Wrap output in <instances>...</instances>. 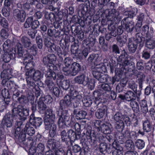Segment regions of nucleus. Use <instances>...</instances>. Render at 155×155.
<instances>
[{"label": "nucleus", "instance_id": "9d476101", "mask_svg": "<svg viewBox=\"0 0 155 155\" xmlns=\"http://www.w3.org/2000/svg\"><path fill=\"white\" fill-rule=\"evenodd\" d=\"M121 25H125L126 31L127 32L130 33H135L134 22L132 21H128L127 18H124L121 21Z\"/></svg>", "mask_w": 155, "mask_h": 155}, {"label": "nucleus", "instance_id": "680f3d73", "mask_svg": "<svg viewBox=\"0 0 155 155\" xmlns=\"http://www.w3.org/2000/svg\"><path fill=\"white\" fill-rule=\"evenodd\" d=\"M68 12V10L65 8L62 9L58 12L57 16L59 21L61 20L63 17L66 15Z\"/></svg>", "mask_w": 155, "mask_h": 155}, {"label": "nucleus", "instance_id": "0eeeda50", "mask_svg": "<svg viewBox=\"0 0 155 155\" xmlns=\"http://www.w3.org/2000/svg\"><path fill=\"white\" fill-rule=\"evenodd\" d=\"M40 25L39 22L38 20H33V17H29L26 19L23 27L24 28L28 29L31 27V28L36 30Z\"/></svg>", "mask_w": 155, "mask_h": 155}, {"label": "nucleus", "instance_id": "58836bf2", "mask_svg": "<svg viewBox=\"0 0 155 155\" xmlns=\"http://www.w3.org/2000/svg\"><path fill=\"white\" fill-rule=\"evenodd\" d=\"M115 137L118 142L121 144H123L125 141V139L123 134L120 130L117 131L115 134Z\"/></svg>", "mask_w": 155, "mask_h": 155}, {"label": "nucleus", "instance_id": "f3484780", "mask_svg": "<svg viewBox=\"0 0 155 155\" xmlns=\"http://www.w3.org/2000/svg\"><path fill=\"white\" fill-rule=\"evenodd\" d=\"M103 65L104 64L101 63V64L97 65L95 67L94 70L92 71L94 77L97 80L102 74V72L104 71V69H105V68Z\"/></svg>", "mask_w": 155, "mask_h": 155}, {"label": "nucleus", "instance_id": "f03ea898", "mask_svg": "<svg viewBox=\"0 0 155 155\" xmlns=\"http://www.w3.org/2000/svg\"><path fill=\"white\" fill-rule=\"evenodd\" d=\"M133 56L128 55L124 50H123L117 60L119 62L117 66L120 67L121 63L122 66L127 67V68L133 70L134 67V63L133 62Z\"/></svg>", "mask_w": 155, "mask_h": 155}, {"label": "nucleus", "instance_id": "052dcab7", "mask_svg": "<svg viewBox=\"0 0 155 155\" xmlns=\"http://www.w3.org/2000/svg\"><path fill=\"white\" fill-rule=\"evenodd\" d=\"M125 146L127 149L130 150H133L134 147L133 142L130 140H128L126 141Z\"/></svg>", "mask_w": 155, "mask_h": 155}, {"label": "nucleus", "instance_id": "c756f323", "mask_svg": "<svg viewBox=\"0 0 155 155\" xmlns=\"http://www.w3.org/2000/svg\"><path fill=\"white\" fill-rule=\"evenodd\" d=\"M47 147L49 150H54L56 148L59 147V142L53 139H49L46 144Z\"/></svg>", "mask_w": 155, "mask_h": 155}, {"label": "nucleus", "instance_id": "dca6fc26", "mask_svg": "<svg viewBox=\"0 0 155 155\" xmlns=\"http://www.w3.org/2000/svg\"><path fill=\"white\" fill-rule=\"evenodd\" d=\"M35 0H27L25 3L24 4V11L25 14L27 15H32L33 12L32 5H35L37 3Z\"/></svg>", "mask_w": 155, "mask_h": 155}, {"label": "nucleus", "instance_id": "412c9836", "mask_svg": "<svg viewBox=\"0 0 155 155\" xmlns=\"http://www.w3.org/2000/svg\"><path fill=\"white\" fill-rule=\"evenodd\" d=\"M43 120L41 117H36L34 113L31 115L29 119V122L33 125L35 128L39 127L42 124Z\"/></svg>", "mask_w": 155, "mask_h": 155}, {"label": "nucleus", "instance_id": "8fccbe9b", "mask_svg": "<svg viewBox=\"0 0 155 155\" xmlns=\"http://www.w3.org/2000/svg\"><path fill=\"white\" fill-rule=\"evenodd\" d=\"M142 30L146 34L145 38H147V35H152L153 36V29L152 28H150L149 30V27L147 25H145L142 27Z\"/></svg>", "mask_w": 155, "mask_h": 155}, {"label": "nucleus", "instance_id": "3c124183", "mask_svg": "<svg viewBox=\"0 0 155 155\" xmlns=\"http://www.w3.org/2000/svg\"><path fill=\"white\" fill-rule=\"evenodd\" d=\"M88 42L86 43V46H87V48H88L89 50L91 49L95 43L96 39L94 36L92 37L89 36L88 38Z\"/></svg>", "mask_w": 155, "mask_h": 155}, {"label": "nucleus", "instance_id": "a19ab883", "mask_svg": "<svg viewBox=\"0 0 155 155\" xmlns=\"http://www.w3.org/2000/svg\"><path fill=\"white\" fill-rule=\"evenodd\" d=\"M60 32L55 29L49 28L48 30L47 34L50 37H54L55 38L59 36Z\"/></svg>", "mask_w": 155, "mask_h": 155}, {"label": "nucleus", "instance_id": "69168bd1", "mask_svg": "<svg viewBox=\"0 0 155 155\" xmlns=\"http://www.w3.org/2000/svg\"><path fill=\"white\" fill-rule=\"evenodd\" d=\"M71 94L73 97H76V99L79 100V101L82 97L81 95L79 94L78 92L75 90H72L71 88Z\"/></svg>", "mask_w": 155, "mask_h": 155}, {"label": "nucleus", "instance_id": "423d86ee", "mask_svg": "<svg viewBox=\"0 0 155 155\" xmlns=\"http://www.w3.org/2000/svg\"><path fill=\"white\" fill-rule=\"evenodd\" d=\"M106 17L111 23H117L120 21L121 19L119 15V12L117 10L112 9L108 12Z\"/></svg>", "mask_w": 155, "mask_h": 155}, {"label": "nucleus", "instance_id": "b1692460", "mask_svg": "<svg viewBox=\"0 0 155 155\" xmlns=\"http://www.w3.org/2000/svg\"><path fill=\"white\" fill-rule=\"evenodd\" d=\"M45 113L46 114V116L44 119V123H47V122H51L54 121L55 118V113L51 109L48 107Z\"/></svg>", "mask_w": 155, "mask_h": 155}, {"label": "nucleus", "instance_id": "72a5a7b5", "mask_svg": "<svg viewBox=\"0 0 155 155\" xmlns=\"http://www.w3.org/2000/svg\"><path fill=\"white\" fill-rule=\"evenodd\" d=\"M86 7L87 8L86 11L89 12L90 15L88 16L84 21L81 20V24H82V23H83L84 24L85 23L87 24V25H90L92 22V17L91 16L93 15L94 14V12L93 9L90 8H89L87 6H86Z\"/></svg>", "mask_w": 155, "mask_h": 155}, {"label": "nucleus", "instance_id": "e2e57ef3", "mask_svg": "<svg viewBox=\"0 0 155 155\" xmlns=\"http://www.w3.org/2000/svg\"><path fill=\"white\" fill-rule=\"evenodd\" d=\"M71 28L72 32L76 35L80 33V31H82L80 25L77 26L75 25H73L72 26Z\"/></svg>", "mask_w": 155, "mask_h": 155}, {"label": "nucleus", "instance_id": "ddd939ff", "mask_svg": "<svg viewBox=\"0 0 155 155\" xmlns=\"http://www.w3.org/2000/svg\"><path fill=\"white\" fill-rule=\"evenodd\" d=\"M81 66L79 64L74 62L71 68L69 71H68L67 74H65V75L70 76H75L81 71Z\"/></svg>", "mask_w": 155, "mask_h": 155}, {"label": "nucleus", "instance_id": "473e14b6", "mask_svg": "<svg viewBox=\"0 0 155 155\" xmlns=\"http://www.w3.org/2000/svg\"><path fill=\"white\" fill-rule=\"evenodd\" d=\"M73 113L74 115H75L77 118L79 119H84L87 114L86 111L81 110L80 109L78 108L74 109Z\"/></svg>", "mask_w": 155, "mask_h": 155}, {"label": "nucleus", "instance_id": "7ed1b4c3", "mask_svg": "<svg viewBox=\"0 0 155 155\" xmlns=\"http://www.w3.org/2000/svg\"><path fill=\"white\" fill-rule=\"evenodd\" d=\"M57 114L59 116L58 124L60 130H61V129L63 128V126H71L72 122L68 114L67 110L59 109Z\"/></svg>", "mask_w": 155, "mask_h": 155}, {"label": "nucleus", "instance_id": "4468645a", "mask_svg": "<svg viewBox=\"0 0 155 155\" xmlns=\"http://www.w3.org/2000/svg\"><path fill=\"white\" fill-rule=\"evenodd\" d=\"M60 44V46L63 50V51H62L60 47H57V53L59 56V61H60L62 62L64 58L68 54L67 52V48L65 42L62 44L61 41Z\"/></svg>", "mask_w": 155, "mask_h": 155}, {"label": "nucleus", "instance_id": "09e8293b", "mask_svg": "<svg viewBox=\"0 0 155 155\" xmlns=\"http://www.w3.org/2000/svg\"><path fill=\"white\" fill-rule=\"evenodd\" d=\"M101 103H103L102 102H100V101H98V102H97L96 101H94V102L92 103V104H91L92 105L91 107L90 110V111H91L90 114L92 115L94 114V112L95 111L97 108H99L101 106V105H99V104H100Z\"/></svg>", "mask_w": 155, "mask_h": 155}, {"label": "nucleus", "instance_id": "ea45409f", "mask_svg": "<svg viewBox=\"0 0 155 155\" xmlns=\"http://www.w3.org/2000/svg\"><path fill=\"white\" fill-rule=\"evenodd\" d=\"M101 131L105 134H110L112 131L111 125L110 124H103L101 126Z\"/></svg>", "mask_w": 155, "mask_h": 155}, {"label": "nucleus", "instance_id": "5fc2aeb1", "mask_svg": "<svg viewBox=\"0 0 155 155\" xmlns=\"http://www.w3.org/2000/svg\"><path fill=\"white\" fill-rule=\"evenodd\" d=\"M17 54L18 57L19 58L23 57L24 54V51L23 47L20 43L17 45Z\"/></svg>", "mask_w": 155, "mask_h": 155}, {"label": "nucleus", "instance_id": "cd10ccee", "mask_svg": "<svg viewBox=\"0 0 155 155\" xmlns=\"http://www.w3.org/2000/svg\"><path fill=\"white\" fill-rule=\"evenodd\" d=\"M152 37L153 36L150 34L145 38L146 47L149 49H153L155 48V41L152 39Z\"/></svg>", "mask_w": 155, "mask_h": 155}, {"label": "nucleus", "instance_id": "7c9ffc66", "mask_svg": "<svg viewBox=\"0 0 155 155\" xmlns=\"http://www.w3.org/2000/svg\"><path fill=\"white\" fill-rule=\"evenodd\" d=\"M68 134L69 139V141L74 142L76 140L79 139L81 137L80 134H77L72 129L69 130L67 132Z\"/></svg>", "mask_w": 155, "mask_h": 155}, {"label": "nucleus", "instance_id": "2f4dec72", "mask_svg": "<svg viewBox=\"0 0 155 155\" xmlns=\"http://www.w3.org/2000/svg\"><path fill=\"white\" fill-rule=\"evenodd\" d=\"M35 128L30 122H27L24 128V132L28 136H32L35 133Z\"/></svg>", "mask_w": 155, "mask_h": 155}, {"label": "nucleus", "instance_id": "6ab92c4d", "mask_svg": "<svg viewBox=\"0 0 155 155\" xmlns=\"http://www.w3.org/2000/svg\"><path fill=\"white\" fill-rule=\"evenodd\" d=\"M13 17L16 20L21 22L25 20L26 14L23 10L15 9L13 10Z\"/></svg>", "mask_w": 155, "mask_h": 155}, {"label": "nucleus", "instance_id": "de8ad7c7", "mask_svg": "<svg viewBox=\"0 0 155 155\" xmlns=\"http://www.w3.org/2000/svg\"><path fill=\"white\" fill-rule=\"evenodd\" d=\"M20 117L19 119L21 121H16L15 124V125L17 126V127H16L15 130L13 131V132H15V134H16V135L18 134V132H19V131H21V128H22L24 126L23 122L24 121H25L22 120H21L20 117Z\"/></svg>", "mask_w": 155, "mask_h": 155}, {"label": "nucleus", "instance_id": "1a4fd4ad", "mask_svg": "<svg viewBox=\"0 0 155 155\" xmlns=\"http://www.w3.org/2000/svg\"><path fill=\"white\" fill-rule=\"evenodd\" d=\"M52 65L53 66L51 65L46 67L47 68V70H45L46 80H55L56 78V74L54 71L58 70V68L55 65Z\"/></svg>", "mask_w": 155, "mask_h": 155}, {"label": "nucleus", "instance_id": "864d4df0", "mask_svg": "<svg viewBox=\"0 0 155 155\" xmlns=\"http://www.w3.org/2000/svg\"><path fill=\"white\" fill-rule=\"evenodd\" d=\"M59 83L63 89L65 90L68 89L70 85V81L68 80L59 81Z\"/></svg>", "mask_w": 155, "mask_h": 155}, {"label": "nucleus", "instance_id": "5701e85b", "mask_svg": "<svg viewBox=\"0 0 155 155\" xmlns=\"http://www.w3.org/2000/svg\"><path fill=\"white\" fill-rule=\"evenodd\" d=\"M87 60L88 64H91L93 63L95 66L101 63L100 61L101 58L98 54L93 53L90 55Z\"/></svg>", "mask_w": 155, "mask_h": 155}, {"label": "nucleus", "instance_id": "37998d69", "mask_svg": "<svg viewBox=\"0 0 155 155\" xmlns=\"http://www.w3.org/2000/svg\"><path fill=\"white\" fill-rule=\"evenodd\" d=\"M127 81L121 80L120 83H119L116 86V89L117 92L119 93L122 92L124 89V87L126 86L127 83Z\"/></svg>", "mask_w": 155, "mask_h": 155}, {"label": "nucleus", "instance_id": "c03bdc74", "mask_svg": "<svg viewBox=\"0 0 155 155\" xmlns=\"http://www.w3.org/2000/svg\"><path fill=\"white\" fill-rule=\"evenodd\" d=\"M67 134L68 133L65 130H63L61 132L60 135L62 141L65 142L66 145H68L69 141V139Z\"/></svg>", "mask_w": 155, "mask_h": 155}, {"label": "nucleus", "instance_id": "f8f14e48", "mask_svg": "<svg viewBox=\"0 0 155 155\" xmlns=\"http://www.w3.org/2000/svg\"><path fill=\"white\" fill-rule=\"evenodd\" d=\"M89 78L88 76L85 73H84L75 77L74 81L76 83L86 86H87L88 83Z\"/></svg>", "mask_w": 155, "mask_h": 155}, {"label": "nucleus", "instance_id": "4c0bfd02", "mask_svg": "<svg viewBox=\"0 0 155 155\" xmlns=\"http://www.w3.org/2000/svg\"><path fill=\"white\" fill-rule=\"evenodd\" d=\"M126 100L128 101H135L136 99L135 93L131 91H128L125 93Z\"/></svg>", "mask_w": 155, "mask_h": 155}, {"label": "nucleus", "instance_id": "13d9d810", "mask_svg": "<svg viewBox=\"0 0 155 155\" xmlns=\"http://www.w3.org/2000/svg\"><path fill=\"white\" fill-rule=\"evenodd\" d=\"M43 77L41 72L39 71H35L33 73V80L35 81H38L40 80Z\"/></svg>", "mask_w": 155, "mask_h": 155}, {"label": "nucleus", "instance_id": "4be33fe9", "mask_svg": "<svg viewBox=\"0 0 155 155\" xmlns=\"http://www.w3.org/2000/svg\"><path fill=\"white\" fill-rule=\"evenodd\" d=\"M16 51L12 49L6 51L3 55V60L5 63H8L11 59H14L15 57Z\"/></svg>", "mask_w": 155, "mask_h": 155}, {"label": "nucleus", "instance_id": "49530a36", "mask_svg": "<svg viewBox=\"0 0 155 155\" xmlns=\"http://www.w3.org/2000/svg\"><path fill=\"white\" fill-rule=\"evenodd\" d=\"M137 9L136 8H133L131 11L125 12H124V15L127 16V18H133L136 16L137 13Z\"/></svg>", "mask_w": 155, "mask_h": 155}, {"label": "nucleus", "instance_id": "aec40b11", "mask_svg": "<svg viewBox=\"0 0 155 155\" xmlns=\"http://www.w3.org/2000/svg\"><path fill=\"white\" fill-rule=\"evenodd\" d=\"M99 105L101 106L98 108L95 113V116L98 119L103 118L104 116L107 115V107L105 105H104L103 103H101L99 104Z\"/></svg>", "mask_w": 155, "mask_h": 155}, {"label": "nucleus", "instance_id": "f704fd0d", "mask_svg": "<svg viewBox=\"0 0 155 155\" xmlns=\"http://www.w3.org/2000/svg\"><path fill=\"white\" fill-rule=\"evenodd\" d=\"M2 83L3 85H4V84H6V86L8 88L9 92L12 90V89L14 88H17L16 85L13 81L9 80H2Z\"/></svg>", "mask_w": 155, "mask_h": 155}, {"label": "nucleus", "instance_id": "393cba45", "mask_svg": "<svg viewBox=\"0 0 155 155\" xmlns=\"http://www.w3.org/2000/svg\"><path fill=\"white\" fill-rule=\"evenodd\" d=\"M64 64L65 67H63V71L64 72V74H67L68 71L71 68L73 65V64L74 62H73V59L70 57H65L63 59V61H62Z\"/></svg>", "mask_w": 155, "mask_h": 155}, {"label": "nucleus", "instance_id": "79ce46f5", "mask_svg": "<svg viewBox=\"0 0 155 155\" xmlns=\"http://www.w3.org/2000/svg\"><path fill=\"white\" fill-rule=\"evenodd\" d=\"M127 38V36L125 35H119L117 36L116 40L118 44L120 46H122L126 42Z\"/></svg>", "mask_w": 155, "mask_h": 155}, {"label": "nucleus", "instance_id": "603ef678", "mask_svg": "<svg viewBox=\"0 0 155 155\" xmlns=\"http://www.w3.org/2000/svg\"><path fill=\"white\" fill-rule=\"evenodd\" d=\"M152 127L150 121L148 120H145L143 123V130L148 132L151 130Z\"/></svg>", "mask_w": 155, "mask_h": 155}, {"label": "nucleus", "instance_id": "e433bc0d", "mask_svg": "<svg viewBox=\"0 0 155 155\" xmlns=\"http://www.w3.org/2000/svg\"><path fill=\"white\" fill-rule=\"evenodd\" d=\"M12 134L14 137L17 139H18L20 142H23L25 141V139L27 137L26 133L24 131H19L18 134L16 135L15 134V132H13Z\"/></svg>", "mask_w": 155, "mask_h": 155}, {"label": "nucleus", "instance_id": "bf43d9fd", "mask_svg": "<svg viewBox=\"0 0 155 155\" xmlns=\"http://www.w3.org/2000/svg\"><path fill=\"white\" fill-rule=\"evenodd\" d=\"M9 31L8 28H2L0 33L1 36L3 38L7 39L9 35Z\"/></svg>", "mask_w": 155, "mask_h": 155}, {"label": "nucleus", "instance_id": "2eb2a0df", "mask_svg": "<svg viewBox=\"0 0 155 155\" xmlns=\"http://www.w3.org/2000/svg\"><path fill=\"white\" fill-rule=\"evenodd\" d=\"M111 24V23L110 25H108V28L110 32L105 35V38L107 41H110L118 35V33L116 30V27L115 25H112Z\"/></svg>", "mask_w": 155, "mask_h": 155}, {"label": "nucleus", "instance_id": "f257e3e1", "mask_svg": "<svg viewBox=\"0 0 155 155\" xmlns=\"http://www.w3.org/2000/svg\"><path fill=\"white\" fill-rule=\"evenodd\" d=\"M29 110L26 107L19 105L17 108H14L12 111V114L10 113H6L4 116L2 120V123L7 127H12L13 119H16L18 116L20 117V119L25 120L27 117L29 115Z\"/></svg>", "mask_w": 155, "mask_h": 155}, {"label": "nucleus", "instance_id": "6e6552de", "mask_svg": "<svg viewBox=\"0 0 155 155\" xmlns=\"http://www.w3.org/2000/svg\"><path fill=\"white\" fill-rule=\"evenodd\" d=\"M56 60V57L55 54H48L43 58L42 62L44 64V68H42L41 70L44 72L45 68L51 65H54V63H55ZM52 66H53L52 65Z\"/></svg>", "mask_w": 155, "mask_h": 155}, {"label": "nucleus", "instance_id": "a878e982", "mask_svg": "<svg viewBox=\"0 0 155 155\" xmlns=\"http://www.w3.org/2000/svg\"><path fill=\"white\" fill-rule=\"evenodd\" d=\"M44 99L43 97H41L37 102L38 110L40 114H45L48 108L44 102Z\"/></svg>", "mask_w": 155, "mask_h": 155}, {"label": "nucleus", "instance_id": "338daca9", "mask_svg": "<svg viewBox=\"0 0 155 155\" xmlns=\"http://www.w3.org/2000/svg\"><path fill=\"white\" fill-rule=\"evenodd\" d=\"M94 31H97V29L98 30L99 32H101L102 34H104L107 32L106 28L103 27H101L99 26L97 24H95L93 28Z\"/></svg>", "mask_w": 155, "mask_h": 155}, {"label": "nucleus", "instance_id": "9b49d317", "mask_svg": "<svg viewBox=\"0 0 155 155\" xmlns=\"http://www.w3.org/2000/svg\"><path fill=\"white\" fill-rule=\"evenodd\" d=\"M7 65L6 64H3L2 66L3 70L1 74V77L3 78V80H9L12 77V69Z\"/></svg>", "mask_w": 155, "mask_h": 155}, {"label": "nucleus", "instance_id": "39448f33", "mask_svg": "<svg viewBox=\"0 0 155 155\" xmlns=\"http://www.w3.org/2000/svg\"><path fill=\"white\" fill-rule=\"evenodd\" d=\"M73 98L71 94V91L68 94L66 95L63 100L60 101L59 109L66 110L69 107L72 105Z\"/></svg>", "mask_w": 155, "mask_h": 155}, {"label": "nucleus", "instance_id": "a211bd4d", "mask_svg": "<svg viewBox=\"0 0 155 155\" xmlns=\"http://www.w3.org/2000/svg\"><path fill=\"white\" fill-rule=\"evenodd\" d=\"M45 124V128L46 130H49V135L51 137H54L56 134L57 126L54 124V121L49 122Z\"/></svg>", "mask_w": 155, "mask_h": 155}, {"label": "nucleus", "instance_id": "6e6d98bb", "mask_svg": "<svg viewBox=\"0 0 155 155\" xmlns=\"http://www.w3.org/2000/svg\"><path fill=\"white\" fill-rule=\"evenodd\" d=\"M99 90L101 91H104L106 93L110 92L111 90L110 87L107 84H102L101 85H99Z\"/></svg>", "mask_w": 155, "mask_h": 155}, {"label": "nucleus", "instance_id": "c85d7f7f", "mask_svg": "<svg viewBox=\"0 0 155 155\" xmlns=\"http://www.w3.org/2000/svg\"><path fill=\"white\" fill-rule=\"evenodd\" d=\"M92 131L90 130H87L86 133L87 139L90 140V141L89 142L91 144V145H93L95 146L97 144V141L96 140L95 135L94 134V132L93 131L92 134Z\"/></svg>", "mask_w": 155, "mask_h": 155}, {"label": "nucleus", "instance_id": "20e7f679", "mask_svg": "<svg viewBox=\"0 0 155 155\" xmlns=\"http://www.w3.org/2000/svg\"><path fill=\"white\" fill-rule=\"evenodd\" d=\"M23 46L27 49L28 53H31L34 55H36L38 54V48L35 44L32 45L30 39L27 37H22L20 39Z\"/></svg>", "mask_w": 155, "mask_h": 155}, {"label": "nucleus", "instance_id": "bb28decb", "mask_svg": "<svg viewBox=\"0 0 155 155\" xmlns=\"http://www.w3.org/2000/svg\"><path fill=\"white\" fill-rule=\"evenodd\" d=\"M135 43L138 46V48L140 49L143 46L145 38L142 35L139 33H137L136 34L135 37L134 38Z\"/></svg>", "mask_w": 155, "mask_h": 155}, {"label": "nucleus", "instance_id": "4d7b16f0", "mask_svg": "<svg viewBox=\"0 0 155 155\" xmlns=\"http://www.w3.org/2000/svg\"><path fill=\"white\" fill-rule=\"evenodd\" d=\"M130 104L134 111L137 113L139 111V107L138 103L134 101H130Z\"/></svg>", "mask_w": 155, "mask_h": 155}, {"label": "nucleus", "instance_id": "0e129e2a", "mask_svg": "<svg viewBox=\"0 0 155 155\" xmlns=\"http://www.w3.org/2000/svg\"><path fill=\"white\" fill-rule=\"evenodd\" d=\"M12 95V98L13 100L16 101V99L20 94V92L16 88H14L9 92Z\"/></svg>", "mask_w": 155, "mask_h": 155}, {"label": "nucleus", "instance_id": "774afa93", "mask_svg": "<svg viewBox=\"0 0 155 155\" xmlns=\"http://www.w3.org/2000/svg\"><path fill=\"white\" fill-rule=\"evenodd\" d=\"M0 25L3 28H7L8 27V21L4 17H2L0 19Z\"/></svg>", "mask_w": 155, "mask_h": 155}, {"label": "nucleus", "instance_id": "a18cd8bd", "mask_svg": "<svg viewBox=\"0 0 155 155\" xmlns=\"http://www.w3.org/2000/svg\"><path fill=\"white\" fill-rule=\"evenodd\" d=\"M37 154L36 155H44L45 147L43 143H39L36 147Z\"/></svg>", "mask_w": 155, "mask_h": 155}, {"label": "nucleus", "instance_id": "c9c22d12", "mask_svg": "<svg viewBox=\"0 0 155 155\" xmlns=\"http://www.w3.org/2000/svg\"><path fill=\"white\" fill-rule=\"evenodd\" d=\"M137 46L136 44L134 43L132 39L130 38L128 39L127 48L130 52L134 53L137 49Z\"/></svg>", "mask_w": 155, "mask_h": 155}]
</instances>
